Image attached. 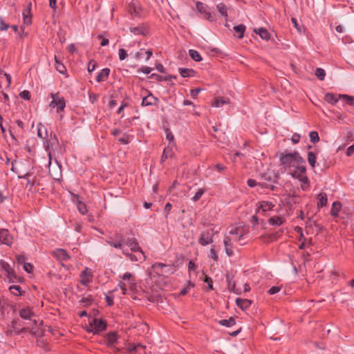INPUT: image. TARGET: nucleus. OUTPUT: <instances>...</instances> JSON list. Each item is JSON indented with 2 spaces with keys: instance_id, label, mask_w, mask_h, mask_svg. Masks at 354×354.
Wrapping results in <instances>:
<instances>
[{
  "instance_id": "nucleus-1",
  "label": "nucleus",
  "mask_w": 354,
  "mask_h": 354,
  "mask_svg": "<svg viewBox=\"0 0 354 354\" xmlns=\"http://www.w3.org/2000/svg\"><path fill=\"white\" fill-rule=\"evenodd\" d=\"M279 161L284 169L289 174L293 169H297L305 163L304 159L297 151L288 153H281Z\"/></svg>"
},
{
  "instance_id": "nucleus-2",
  "label": "nucleus",
  "mask_w": 354,
  "mask_h": 354,
  "mask_svg": "<svg viewBox=\"0 0 354 354\" xmlns=\"http://www.w3.org/2000/svg\"><path fill=\"white\" fill-rule=\"evenodd\" d=\"M12 168L11 170L13 172H15L18 175L19 178H24L27 180V183L26 187L30 186V191H32V187L35 185H38L39 183L37 182L35 177L31 178L32 174L28 171H21V168L19 166H21L23 162L17 163V165L15 166L14 162H11Z\"/></svg>"
},
{
  "instance_id": "nucleus-3",
  "label": "nucleus",
  "mask_w": 354,
  "mask_h": 354,
  "mask_svg": "<svg viewBox=\"0 0 354 354\" xmlns=\"http://www.w3.org/2000/svg\"><path fill=\"white\" fill-rule=\"evenodd\" d=\"M89 327L87 331L93 333V334H98L100 332L104 331L106 329V322L102 319L93 318L89 323Z\"/></svg>"
},
{
  "instance_id": "nucleus-4",
  "label": "nucleus",
  "mask_w": 354,
  "mask_h": 354,
  "mask_svg": "<svg viewBox=\"0 0 354 354\" xmlns=\"http://www.w3.org/2000/svg\"><path fill=\"white\" fill-rule=\"evenodd\" d=\"M58 142V140H57V138L55 136V134H50V138L48 139V140H46L44 142V147H45V149L47 151H48V157H49V173L51 175V176L54 178V179H56V180H58L59 179V176H61V174H58L57 176H53V174L51 173V171H50V165H51V153L50 151H49L50 150V148H52L54 145H55L56 144H57Z\"/></svg>"
},
{
  "instance_id": "nucleus-5",
  "label": "nucleus",
  "mask_w": 354,
  "mask_h": 354,
  "mask_svg": "<svg viewBox=\"0 0 354 354\" xmlns=\"http://www.w3.org/2000/svg\"><path fill=\"white\" fill-rule=\"evenodd\" d=\"M28 330V328L21 327V325L19 324L17 320H12L11 328L6 331V335L9 336H12L13 335H17L21 333L27 332Z\"/></svg>"
},
{
  "instance_id": "nucleus-6",
  "label": "nucleus",
  "mask_w": 354,
  "mask_h": 354,
  "mask_svg": "<svg viewBox=\"0 0 354 354\" xmlns=\"http://www.w3.org/2000/svg\"><path fill=\"white\" fill-rule=\"evenodd\" d=\"M51 97L53 100L50 104V106L51 107H57V112L62 111L66 106L65 100L64 97H59L58 94L51 93Z\"/></svg>"
},
{
  "instance_id": "nucleus-7",
  "label": "nucleus",
  "mask_w": 354,
  "mask_h": 354,
  "mask_svg": "<svg viewBox=\"0 0 354 354\" xmlns=\"http://www.w3.org/2000/svg\"><path fill=\"white\" fill-rule=\"evenodd\" d=\"M198 242L203 246L212 243L213 242V233L209 230L202 232L201 233Z\"/></svg>"
},
{
  "instance_id": "nucleus-8",
  "label": "nucleus",
  "mask_w": 354,
  "mask_h": 354,
  "mask_svg": "<svg viewBox=\"0 0 354 354\" xmlns=\"http://www.w3.org/2000/svg\"><path fill=\"white\" fill-rule=\"evenodd\" d=\"M104 342L108 347H113L117 342L118 336L116 332L111 331L104 335Z\"/></svg>"
},
{
  "instance_id": "nucleus-9",
  "label": "nucleus",
  "mask_w": 354,
  "mask_h": 354,
  "mask_svg": "<svg viewBox=\"0 0 354 354\" xmlns=\"http://www.w3.org/2000/svg\"><path fill=\"white\" fill-rule=\"evenodd\" d=\"M196 8L199 12L204 15V17L206 19L209 21H215V17L212 15L209 11H207V6L203 3L202 2L198 1L196 3Z\"/></svg>"
},
{
  "instance_id": "nucleus-10",
  "label": "nucleus",
  "mask_w": 354,
  "mask_h": 354,
  "mask_svg": "<svg viewBox=\"0 0 354 354\" xmlns=\"http://www.w3.org/2000/svg\"><path fill=\"white\" fill-rule=\"evenodd\" d=\"M12 238L8 230L0 229V243L7 245L12 244Z\"/></svg>"
},
{
  "instance_id": "nucleus-11",
  "label": "nucleus",
  "mask_w": 354,
  "mask_h": 354,
  "mask_svg": "<svg viewBox=\"0 0 354 354\" xmlns=\"http://www.w3.org/2000/svg\"><path fill=\"white\" fill-rule=\"evenodd\" d=\"M226 281L227 283V288L230 291L234 292L239 295L241 293V290L236 289V283L233 280V276L228 272L225 274Z\"/></svg>"
},
{
  "instance_id": "nucleus-12",
  "label": "nucleus",
  "mask_w": 354,
  "mask_h": 354,
  "mask_svg": "<svg viewBox=\"0 0 354 354\" xmlns=\"http://www.w3.org/2000/svg\"><path fill=\"white\" fill-rule=\"evenodd\" d=\"M131 32L135 35L145 36L149 33V30L144 24L139 25L136 27H131L129 28Z\"/></svg>"
},
{
  "instance_id": "nucleus-13",
  "label": "nucleus",
  "mask_w": 354,
  "mask_h": 354,
  "mask_svg": "<svg viewBox=\"0 0 354 354\" xmlns=\"http://www.w3.org/2000/svg\"><path fill=\"white\" fill-rule=\"evenodd\" d=\"M158 102V98L153 96L151 93H149V94L147 96L142 98V106H147L156 105Z\"/></svg>"
},
{
  "instance_id": "nucleus-14",
  "label": "nucleus",
  "mask_w": 354,
  "mask_h": 354,
  "mask_svg": "<svg viewBox=\"0 0 354 354\" xmlns=\"http://www.w3.org/2000/svg\"><path fill=\"white\" fill-rule=\"evenodd\" d=\"M53 255L55 258L59 261H66L70 258L66 250L64 249H57L53 252Z\"/></svg>"
},
{
  "instance_id": "nucleus-15",
  "label": "nucleus",
  "mask_w": 354,
  "mask_h": 354,
  "mask_svg": "<svg viewBox=\"0 0 354 354\" xmlns=\"http://www.w3.org/2000/svg\"><path fill=\"white\" fill-rule=\"evenodd\" d=\"M139 254L138 255L133 254L127 252L126 250H122V253L127 257L131 261H144L145 260V256L143 252H138Z\"/></svg>"
},
{
  "instance_id": "nucleus-16",
  "label": "nucleus",
  "mask_w": 354,
  "mask_h": 354,
  "mask_svg": "<svg viewBox=\"0 0 354 354\" xmlns=\"http://www.w3.org/2000/svg\"><path fill=\"white\" fill-rule=\"evenodd\" d=\"M306 174V167L304 165L299 167L297 169H293L292 171H289L290 175H291L293 178H296L298 180L301 178V176H304Z\"/></svg>"
},
{
  "instance_id": "nucleus-17",
  "label": "nucleus",
  "mask_w": 354,
  "mask_h": 354,
  "mask_svg": "<svg viewBox=\"0 0 354 354\" xmlns=\"http://www.w3.org/2000/svg\"><path fill=\"white\" fill-rule=\"evenodd\" d=\"M126 244L130 248L132 252H143L135 238L128 239L126 241Z\"/></svg>"
},
{
  "instance_id": "nucleus-18",
  "label": "nucleus",
  "mask_w": 354,
  "mask_h": 354,
  "mask_svg": "<svg viewBox=\"0 0 354 354\" xmlns=\"http://www.w3.org/2000/svg\"><path fill=\"white\" fill-rule=\"evenodd\" d=\"M235 301L237 306H239L243 310L248 309L252 303V301L250 299L241 298H236Z\"/></svg>"
},
{
  "instance_id": "nucleus-19",
  "label": "nucleus",
  "mask_w": 354,
  "mask_h": 354,
  "mask_svg": "<svg viewBox=\"0 0 354 354\" xmlns=\"http://www.w3.org/2000/svg\"><path fill=\"white\" fill-rule=\"evenodd\" d=\"M31 6L32 4L30 3L23 12L24 23L26 25H30L32 23V15L30 14Z\"/></svg>"
},
{
  "instance_id": "nucleus-20",
  "label": "nucleus",
  "mask_w": 354,
  "mask_h": 354,
  "mask_svg": "<svg viewBox=\"0 0 354 354\" xmlns=\"http://www.w3.org/2000/svg\"><path fill=\"white\" fill-rule=\"evenodd\" d=\"M254 32L264 40L268 41L270 39V34L265 28H255Z\"/></svg>"
},
{
  "instance_id": "nucleus-21",
  "label": "nucleus",
  "mask_w": 354,
  "mask_h": 354,
  "mask_svg": "<svg viewBox=\"0 0 354 354\" xmlns=\"http://www.w3.org/2000/svg\"><path fill=\"white\" fill-rule=\"evenodd\" d=\"M19 316L24 319H31L34 313L29 308H22L19 312Z\"/></svg>"
},
{
  "instance_id": "nucleus-22",
  "label": "nucleus",
  "mask_w": 354,
  "mask_h": 354,
  "mask_svg": "<svg viewBox=\"0 0 354 354\" xmlns=\"http://www.w3.org/2000/svg\"><path fill=\"white\" fill-rule=\"evenodd\" d=\"M224 245H225V251L226 254L228 257H232L234 254L233 250H232V243H231V239L228 236H225L223 241Z\"/></svg>"
},
{
  "instance_id": "nucleus-23",
  "label": "nucleus",
  "mask_w": 354,
  "mask_h": 354,
  "mask_svg": "<svg viewBox=\"0 0 354 354\" xmlns=\"http://www.w3.org/2000/svg\"><path fill=\"white\" fill-rule=\"evenodd\" d=\"M110 73V69L108 68H103L97 75L96 81L97 82H101L104 81L106 78H108Z\"/></svg>"
},
{
  "instance_id": "nucleus-24",
  "label": "nucleus",
  "mask_w": 354,
  "mask_h": 354,
  "mask_svg": "<svg viewBox=\"0 0 354 354\" xmlns=\"http://www.w3.org/2000/svg\"><path fill=\"white\" fill-rule=\"evenodd\" d=\"M230 102V99L227 97H216L214 99L212 106L215 107H221L224 104H229Z\"/></svg>"
},
{
  "instance_id": "nucleus-25",
  "label": "nucleus",
  "mask_w": 354,
  "mask_h": 354,
  "mask_svg": "<svg viewBox=\"0 0 354 354\" xmlns=\"http://www.w3.org/2000/svg\"><path fill=\"white\" fill-rule=\"evenodd\" d=\"M149 78L155 79L158 82H162V81H170L173 78H176V76L172 75H167V76H162L156 73H153L149 76Z\"/></svg>"
},
{
  "instance_id": "nucleus-26",
  "label": "nucleus",
  "mask_w": 354,
  "mask_h": 354,
  "mask_svg": "<svg viewBox=\"0 0 354 354\" xmlns=\"http://www.w3.org/2000/svg\"><path fill=\"white\" fill-rule=\"evenodd\" d=\"M179 73L183 77H194L196 72L193 69L180 68Z\"/></svg>"
},
{
  "instance_id": "nucleus-27",
  "label": "nucleus",
  "mask_w": 354,
  "mask_h": 354,
  "mask_svg": "<svg viewBox=\"0 0 354 354\" xmlns=\"http://www.w3.org/2000/svg\"><path fill=\"white\" fill-rule=\"evenodd\" d=\"M317 207H323L327 205L328 198L326 193H320L317 196Z\"/></svg>"
},
{
  "instance_id": "nucleus-28",
  "label": "nucleus",
  "mask_w": 354,
  "mask_h": 354,
  "mask_svg": "<svg viewBox=\"0 0 354 354\" xmlns=\"http://www.w3.org/2000/svg\"><path fill=\"white\" fill-rule=\"evenodd\" d=\"M274 205L270 201H261L259 203V209H262L263 212H267L272 209Z\"/></svg>"
},
{
  "instance_id": "nucleus-29",
  "label": "nucleus",
  "mask_w": 354,
  "mask_h": 354,
  "mask_svg": "<svg viewBox=\"0 0 354 354\" xmlns=\"http://www.w3.org/2000/svg\"><path fill=\"white\" fill-rule=\"evenodd\" d=\"M218 323L223 326L231 327L236 324V320L234 317H230L228 319H221Z\"/></svg>"
},
{
  "instance_id": "nucleus-30",
  "label": "nucleus",
  "mask_w": 354,
  "mask_h": 354,
  "mask_svg": "<svg viewBox=\"0 0 354 354\" xmlns=\"http://www.w3.org/2000/svg\"><path fill=\"white\" fill-rule=\"evenodd\" d=\"M106 242L107 244H109L111 246L114 247L115 248L120 249V250H122V251L124 250L123 249V243H122L123 241H122V236L120 237V239L118 241H117L115 242H113L111 240H106Z\"/></svg>"
},
{
  "instance_id": "nucleus-31",
  "label": "nucleus",
  "mask_w": 354,
  "mask_h": 354,
  "mask_svg": "<svg viewBox=\"0 0 354 354\" xmlns=\"http://www.w3.org/2000/svg\"><path fill=\"white\" fill-rule=\"evenodd\" d=\"M269 224L272 225H277L279 226L283 223V218L278 216H274L272 217H270L268 220Z\"/></svg>"
},
{
  "instance_id": "nucleus-32",
  "label": "nucleus",
  "mask_w": 354,
  "mask_h": 354,
  "mask_svg": "<svg viewBox=\"0 0 354 354\" xmlns=\"http://www.w3.org/2000/svg\"><path fill=\"white\" fill-rule=\"evenodd\" d=\"M341 203L339 202H334L333 203L331 209H330V214L331 216L336 217L338 215V213L341 209Z\"/></svg>"
},
{
  "instance_id": "nucleus-33",
  "label": "nucleus",
  "mask_w": 354,
  "mask_h": 354,
  "mask_svg": "<svg viewBox=\"0 0 354 354\" xmlns=\"http://www.w3.org/2000/svg\"><path fill=\"white\" fill-rule=\"evenodd\" d=\"M55 68L56 70L64 74L66 72V69L65 66L60 62V61L58 59L57 57L55 55Z\"/></svg>"
},
{
  "instance_id": "nucleus-34",
  "label": "nucleus",
  "mask_w": 354,
  "mask_h": 354,
  "mask_svg": "<svg viewBox=\"0 0 354 354\" xmlns=\"http://www.w3.org/2000/svg\"><path fill=\"white\" fill-rule=\"evenodd\" d=\"M324 100L330 104H335L337 101L338 98L333 93H327L325 94Z\"/></svg>"
},
{
  "instance_id": "nucleus-35",
  "label": "nucleus",
  "mask_w": 354,
  "mask_h": 354,
  "mask_svg": "<svg viewBox=\"0 0 354 354\" xmlns=\"http://www.w3.org/2000/svg\"><path fill=\"white\" fill-rule=\"evenodd\" d=\"M234 30L236 31V32L239 33V35L237 37L239 39H241L243 37V35L245 30V26L243 24H239L237 26H235L234 27Z\"/></svg>"
},
{
  "instance_id": "nucleus-36",
  "label": "nucleus",
  "mask_w": 354,
  "mask_h": 354,
  "mask_svg": "<svg viewBox=\"0 0 354 354\" xmlns=\"http://www.w3.org/2000/svg\"><path fill=\"white\" fill-rule=\"evenodd\" d=\"M173 155L172 149L167 147L165 148L162 156L161 157V161L164 162L166 159L171 158Z\"/></svg>"
},
{
  "instance_id": "nucleus-37",
  "label": "nucleus",
  "mask_w": 354,
  "mask_h": 354,
  "mask_svg": "<svg viewBox=\"0 0 354 354\" xmlns=\"http://www.w3.org/2000/svg\"><path fill=\"white\" fill-rule=\"evenodd\" d=\"M189 55L191 57V58L196 62H200L202 60V57H201L200 53L196 50H193V49L189 50Z\"/></svg>"
},
{
  "instance_id": "nucleus-38",
  "label": "nucleus",
  "mask_w": 354,
  "mask_h": 354,
  "mask_svg": "<svg viewBox=\"0 0 354 354\" xmlns=\"http://www.w3.org/2000/svg\"><path fill=\"white\" fill-rule=\"evenodd\" d=\"M316 160V155L313 151H309L308 153V162L313 168L315 167Z\"/></svg>"
},
{
  "instance_id": "nucleus-39",
  "label": "nucleus",
  "mask_w": 354,
  "mask_h": 354,
  "mask_svg": "<svg viewBox=\"0 0 354 354\" xmlns=\"http://www.w3.org/2000/svg\"><path fill=\"white\" fill-rule=\"evenodd\" d=\"M1 267L3 270H4L7 274H12V269L10 268V266L8 263L6 262L3 260H1L0 261Z\"/></svg>"
},
{
  "instance_id": "nucleus-40",
  "label": "nucleus",
  "mask_w": 354,
  "mask_h": 354,
  "mask_svg": "<svg viewBox=\"0 0 354 354\" xmlns=\"http://www.w3.org/2000/svg\"><path fill=\"white\" fill-rule=\"evenodd\" d=\"M9 290L12 294H13L15 296L21 295L22 292L21 290V288L19 286L13 285L10 286Z\"/></svg>"
},
{
  "instance_id": "nucleus-41",
  "label": "nucleus",
  "mask_w": 354,
  "mask_h": 354,
  "mask_svg": "<svg viewBox=\"0 0 354 354\" xmlns=\"http://www.w3.org/2000/svg\"><path fill=\"white\" fill-rule=\"evenodd\" d=\"M217 10L223 17H227V9L225 4L219 3L217 5Z\"/></svg>"
},
{
  "instance_id": "nucleus-42",
  "label": "nucleus",
  "mask_w": 354,
  "mask_h": 354,
  "mask_svg": "<svg viewBox=\"0 0 354 354\" xmlns=\"http://www.w3.org/2000/svg\"><path fill=\"white\" fill-rule=\"evenodd\" d=\"M339 98H343L346 102L351 106H354V97L348 95H339Z\"/></svg>"
},
{
  "instance_id": "nucleus-43",
  "label": "nucleus",
  "mask_w": 354,
  "mask_h": 354,
  "mask_svg": "<svg viewBox=\"0 0 354 354\" xmlns=\"http://www.w3.org/2000/svg\"><path fill=\"white\" fill-rule=\"evenodd\" d=\"M310 140L313 144L317 143L319 141V134L317 131H311L309 134Z\"/></svg>"
},
{
  "instance_id": "nucleus-44",
  "label": "nucleus",
  "mask_w": 354,
  "mask_h": 354,
  "mask_svg": "<svg viewBox=\"0 0 354 354\" xmlns=\"http://www.w3.org/2000/svg\"><path fill=\"white\" fill-rule=\"evenodd\" d=\"M77 207L80 213L82 214V215L85 214L87 212L86 205L84 203L78 201Z\"/></svg>"
},
{
  "instance_id": "nucleus-45",
  "label": "nucleus",
  "mask_w": 354,
  "mask_h": 354,
  "mask_svg": "<svg viewBox=\"0 0 354 354\" xmlns=\"http://www.w3.org/2000/svg\"><path fill=\"white\" fill-rule=\"evenodd\" d=\"M315 75L319 80H323L325 77L326 73L323 68H317L315 71Z\"/></svg>"
},
{
  "instance_id": "nucleus-46",
  "label": "nucleus",
  "mask_w": 354,
  "mask_h": 354,
  "mask_svg": "<svg viewBox=\"0 0 354 354\" xmlns=\"http://www.w3.org/2000/svg\"><path fill=\"white\" fill-rule=\"evenodd\" d=\"M283 230H281L279 232H277L275 233L271 234L268 236V241H274L277 240V239L281 236V234L283 233Z\"/></svg>"
},
{
  "instance_id": "nucleus-47",
  "label": "nucleus",
  "mask_w": 354,
  "mask_h": 354,
  "mask_svg": "<svg viewBox=\"0 0 354 354\" xmlns=\"http://www.w3.org/2000/svg\"><path fill=\"white\" fill-rule=\"evenodd\" d=\"M204 189H199L198 191L195 193L194 196L192 197V201L196 202L198 201L202 195L204 194Z\"/></svg>"
},
{
  "instance_id": "nucleus-48",
  "label": "nucleus",
  "mask_w": 354,
  "mask_h": 354,
  "mask_svg": "<svg viewBox=\"0 0 354 354\" xmlns=\"http://www.w3.org/2000/svg\"><path fill=\"white\" fill-rule=\"evenodd\" d=\"M129 138L130 136L128 134L124 133L123 136L122 138H120L118 140L122 145H127L130 142Z\"/></svg>"
},
{
  "instance_id": "nucleus-49",
  "label": "nucleus",
  "mask_w": 354,
  "mask_h": 354,
  "mask_svg": "<svg viewBox=\"0 0 354 354\" xmlns=\"http://www.w3.org/2000/svg\"><path fill=\"white\" fill-rule=\"evenodd\" d=\"M19 96L24 100H29L30 99L31 95L30 91L24 90L19 93Z\"/></svg>"
},
{
  "instance_id": "nucleus-50",
  "label": "nucleus",
  "mask_w": 354,
  "mask_h": 354,
  "mask_svg": "<svg viewBox=\"0 0 354 354\" xmlns=\"http://www.w3.org/2000/svg\"><path fill=\"white\" fill-rule=\"evenodd\" d=\"M119 59L122 61L127 57V53L124 48H120L118 50Z\"/></svg>"
},
{
  "instance_id": "nucleus-51",
  "label": "nucleus",
  "mask_w": 354,
  "mask_h": 354,
  "mask_svg": "<svg viewBox=\"0 0 354 354\" xmlns=\"http://www.w3.org/2000/svg\"><path fill=\"white\" fill-rule=\"evenodd\" d=\"M204 282L205 283H207V285H208V289L209 290H213V286H212V283H213V281L211 277L205 275V279H204Z\"/></svg>"
},
{
  "instance_id": "nucleus-52",
  "label": "nucleus",
  "mask_w": 354,
  "mask_h": 354,
  "mask_svg": "<svg viewBox=\"0 0 354 354\" xmlns=\"http://www.w3.org/2000/svg\"><path fill=\"white\" fill-rule=\"evenodd\" d=\"M299 180L301 181L304 184L303 185H301V188H302V189L305 190L306 187H304V185H306L308 186L309 184L308 177L305 174L304 176H301V178Z\"/></svg>"
},
{
  "instance_id": "nucleus-53",
  "label": "nucleus",
  "mask_w": 354,
  "mask_h": 354,
  "mask_svg": "<svg viewBox=\"0 0 354 354\" xmlns=\"http://www.w3.org/2000/svg\"><path fill=\"white\" fill-rule=\"evenodd\" d=\"M201 90H202V88H196L192 89L190 91L191 96L194 99L196 98L197 95H198V93L201 92Z\"/></svg>"
},
{
  "instance_id": "nucleus-54",
  "label": "nucleus",
  "mask_w": 354,
  "mask_h": 354,
  "mask_svg": "<svg viewBox=\"0 0 354 354\" xmlns=\"http://www.w3.org/2000/svg\"><path fill=\"white\" fill-rule=\"evenodd\" d=\"M96 66H97L96 63L93 60H91L88 64V68H87L88 71V72L93 71L95 69Z\"/></svg>"
},
{
  "instance_id": "nucleus-55",
  "label": "nucleus",
  "mask_w": 354,
  "mask_h": 354,
  "mask_svg": "<svg viewBox=\"0 0 354 354\" xmlns=\"http://www.w3.org/2000/svg\"><path fill=\"white\" fill-rule=\"evenodd\" d=\"M230 234H233V235L234 234L239 235L238 240H241V239L243 236V234L239 232V229L238 227L232 229V230H230Z\"/></svg>"
},
{
  "instance_id": "nucleus-56",
  "label": "nucleus",
  "mask_w": 354,
  "mask_h": 354,
  "mask_svg": "<svg viewBox=\"0 0 354 354\" xmlns=\"http://www.w3.org/2000/svg\"><path fill=\"white\" fill-rule=\"evenodd\" d=\"M210 257L212 258L215 261L218 260V257L215 251L214 246L210 249Z\"/></svg>"
},
{
  "instance_id": "nucleus-57",
  "label": "nucleus",
  "mask_w": 354,
  "mask_h": 354,
  "mask_svg": "<svg viewBox=\"0 0 354 354\" xmlns=\"http://www.w3.org/2000/svg\"><path fill=\"white\" fill-rule=\"evenodd\" d=\"M9 28V25L6 24L3 19L0 18V30H7Z\"/></svg>"
},
{
  "instance_id": "nucleus-58",
  "label": "nucleus",
  "mask_w": 354,
  "mask_h": 354,
  "mask_svg": "<svg viewBox=\"0 0 354 354\" xmlns=\"http://www.w3.org/2000/svg\"><path fill=\"white\" fill-rule=\"evenodd\" d=\"M91 301H92V299H91V296H89V297H83L81 299L80 302L84 306H87V305H89L91 303Z\"/></svg>"
},
{
  "instance_id": "nucleus-59",
  "label": "nucleus",
  "mask_w": 354,
  "mask_h": 354,
  "mask_svg": "<svg viewBox=\"0 0 354 354\" xmlns=\"http://www.w3.org/2000/svg\"><path fill=\"white\" fill-rule=\"evenodd\" d=\"M24 268L28 273H30L32 271L33 266L29 263H24Z\"/></svg>"
},
{
  "instance_id": "nucleus-60",
  "label": "nucleus",
  "mask_w": 354,
  "mask_h": 354,
  "mask_svg": "<svg viewBox=\"0 0 354 354\" xmlns=\"http://www.w3.org/2000/svg\"><path fill=\"white\" fill-rule=\"evenodd\" d=\"M97 37L99 38V39H101L100 45L102 46H105L109 44V41L108 39L104 38L101 35H98Z\"/></svg>"
},
{
  "instance_id": "nucleus-61",
  "label": "nucleus",
  "mask_w": 354,
  "mask_h": 354,
  "mask_svg": "<svg viewBox=\"0 0 354 354\" xmlns=\"http://www.w3.org/2000/svg\"><path fill=\"white\" fill-rule=\"evenodd\" d=\"M281 290V288L279 287V286H272L271 287L269 290H268V293L270 295H274L278 292H279V290Z\"/></svg>"
},
{
  "instance_id": "nucleus-62",
  "label": "nucleus",
  "mask_w": 354,
  "mask_h": 354,
  "mask_svg": "<svg viewBox=\"0 0 354 354\" xmlns=\"http://www.w3.org/2000/svg\"><path fill=\"white\" fill-rule=\"evenodd\" d=\"M247 185L250 187H254L257 185H259V183H258L254 179H248L247 181Z\"/></svg>"
},
{
  "instance_id": "nucleus-63",
  "label": "nucleus",
  "mask_w": 354,
  "mask_h": 354,
  "mask_svg": "<svg viewBox=\"0 0 354 354\" xmlns=\"http://www.w3.org/2000/svg\"><path fill=\"white\" fill-rule=\"evenodd\" d=\"M151 71L152 68L148 66H142L138 70V71H141L145 74H149Z\"/></svg>"
},
{
  "instance_id": "nucleus-64",
  "label": "nucleus",
  "mask_w": 354,
  "mask_h": 354,
  "mask_svg": "<svg viewBox=\"0 0 354 354\" xmlns=\"http://www.w3.org/2000/svg\"><path fill=\"white\" fill-rule=\"evenodd\" d=\"M129 12L133 16H137L139 15V12L137 10L136 8L133 6H130L129 7Z\"/></svg>"
}]
</instances>
